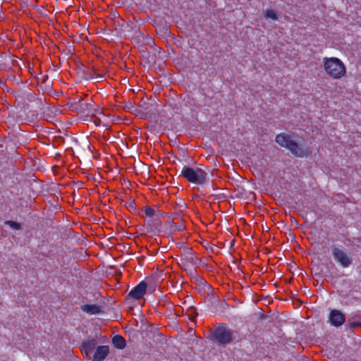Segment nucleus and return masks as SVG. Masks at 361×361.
Instances as JSON below:
<instances>
[{
    "instance_id": "1",
    "label": "nucleus",
    "mask_w": 361,
    "mask_h": 361,
    "mask_svg": "<svg viewBox=\"0 0 361 361\" xmlns=\"http://www.w3.org/2000/svg\"><path fill=\"white\" fill-rule=\"evenodd\" d=\"M181 175L189 182L197 185H202L207 180V173L199 167L191 168L184 166Z\"/></svg>"
},
{
    "instance_id": "2",
    "label": "nucleus",
    "mask_w": 361,
    "mask_h": 361,
    "mask_svg": "<svg viewBox=\"0 0 361 361\" xmlns=\"http://www.w3.org/2000/svg\"><path fill=\"white\" fill-rule=\"evenodd\" d=\"M324 67L326 73L335 79L341 78L345 73L344 64L337 58L326 59Z\"/></svg>"
},
{
    "instance_id": "3",
    "label": "nucleus",
    "mask_w": 361,
    "mask_h": 361,
    "mask_svg": "<svg viewBox=\"0 0 361 361\" xmlns=\"http://www.w3.org/2000/svg\"><path fill=\"white\" fill-rule=\"evenodd\" d=\"M210 336L212 341L217 343L219 345H223L231 343L233 340L232 330L223 325L219 326L212 331Z\"/></svg>"
},
{
    "instance_id": "4",
    "label": "nucleus",
    "mask_w": 361,
    "mask_h": 361,
    "mask_svg": "<svg viewBox=\"0 0 361 361\" xmlns=\"http://www.w3.org/2000/svg\"><path fill=\"white\" fill-rule=\"evenodd\" d=\"M332 254L335 259L344 267H348L352 263V259L347 254L338 247H332Z\"/></svg>"
},
{
    "instance_id": "5",
    "label": "nucleus",
    "mask_w": 361,
    "mask_h": 361,
    "mask_svg": "<svg viewBox=\"0 0 361 361\" xmlns=\"http://www.w3.org/2000/svg\"><path fill=\"white\" fill-rule=\"evenodd\" d=\"M329 322L334 326H340L344 324L345 317L344 314L338 310H333L329 314Z\"/></svg>"
},
{
    "instance_id": "6",
    "label": "nucleus",
    "mask_w": 361,
    "mask_h": 361,
    "mask_svg": "<svg viewBox=\"0 0 361 361\" xmlns=\"http://www.w3.org/2000/svg\"><path fill=\"white\" fill-rule=\"evenodd\" d=\"M147 287V283L145 281H142L129 292L127 297L139 300L142 298L145 293Z\"/></svg>"
},
{
    "instance_id": "7",
    "label": "nucleus",
    "mask_w": 361,
    "mask_h": 361,
    "mask_svg": "<svg viewBox=\"0 0 361 361\" xmlns=\"http://www.w3.org/2000/svg\"><path fill=\"white\" fill-rule=\"evenodd\" d=\"M109 354V348L108 345H99L96 348L92 357V361H103Z\"/></svg>"
},
{
    "instance_id": "8",
    "label": "nucleus",
    "mask_w": 361,
    "mask_h": 361,
    "mask_svg": "<svg viewBox=\"0 0 361 361\" xmlns=\"http://www.w3.org/2000/svg\"><path fill=\"white\" fill-rule=\"evenodd\" d=\"M295 157H304L307 156V152L295 141L293 140L289 143L287 148Z\"/></svg>"
},
{
    "instance_id": "9",
    "label": "nucleus",
    "mask_w": 361,
    "mask_h": 361,
    "mask_svg": "<svg viewBox=\"0 0 361 361\" xmlns=\"http://www.w3.org/2000/svg\"><path fill=\"white\" fill-rule=\"evenodd\" d=\"M97 344V341L95 338L87 340L82 342L81 345V352L85 356H90Z\"/></svg>"
},
{
    "instance_id": "10",
    "label": "nucleus",
    "mask_w": 361,
    "mask_h": 361,
    "mask_svg": "<svg viewBox=\"0 0 361 361\" xmlns=\"http://www.w3.org/2000/svg\"><path fill=\"white\" fill-rule=\"evenodd\" d=\"M293 140L292 139L291 135L286 133H280L276 136L275 141L277 144H279L281 147L288 148L289 146V143L291 142Z\"/></svg>"
},
{
    "instance_id": "11",
    "label": "nucleus",
    "mask_w": 361,
    "mask_h": 361,
    "mask_svg": "<svg viewBox=\"0 0 361 361\" xmlns=\"http://www.w3.org/2000/svg\"><path fill=\"white\" fill-rule=\"evenodd\" d=\"M83 312L91 314H99L102 312L101 307L97 305H83L81 306Z\"/></svg>"
},
{
    "instance_id": "12",
    "label": "nucleus",
    "mask_w": 361,
    "mask_h": 361,
    "mask_svg": "<svg viewBox=\"0 0 361 361\" xmlns=\"http://www.w3.org/2000/svg\"><path fill=\"white\" fill-rule=\"evenodd\" d=\"M112 343L115 348L123 349L126 345L125 338L121 335H116L112 338Z\"/></svg>"
},
{
    "instance_id": "13",
    "label": "nucleus",
    "mask_w": 361,
    "mask_h": 361,
    "mask_svg": "<svg viewBox=\"0 0 361 361\" xmlns=\"http://www.w3.org/2000/svg\"><path fill=\"white\" fill-rule=\"evenodd\" d=\"M264 16L266 18H271L274 20H276L278 19V16L276 13L271 9H267L264 11Z\"/></svg>"
},
{
    "instance_id": "14",
    "label": "nucleus",
    "mask_w": 361,
    "mask_h": 361,
    "mask_svg": "<svg viewBox=\"0 0 361 361\" xmlns=\"http://www.w3.org/2000/svg\"><path fill=\"white\" fill-rule=\"evenodd\" d=\"M356 317H357L356 316H354L348 319V326H349V328L351 329L356 328V327L361 328V322H360L352 321L353 319H354Z\"/></svg>"
},
{
    "instance_id": "15",
    "label": "nucleus",
    "mask_w": 361,
    "mask_h": 361,
    "mask_svg": "<svg viewBox=\"0 0 361 361\" xmlns=\"http://www.w3.org/2000/svg\"><path fill=\"white\" fill-rule=\"evenodd\" d=\"M123 109L125 111L133 112L135 109L134 108V105L130 102H125L123 106Z\"/></svg>"
},
{
    "instance_id": "16",
    "label": "nucleus",
    "mask_w": 361,
    "mask_h": 361,
    "mask_svg": "<svg viewBox=\"0 0 361 361\" xmlns=\"http://www.w3.org/2000/svg\"><path fill=\"white\" fill-rule=\"evenodd\" d=\"M89 75L91 78L95 76L98 79H102L104 78V73H99L97 69L92 68V73H89Z\"/></svg>"
},
{
    "instance_id": "17",
    "label": "nucleus",
    "mask_w": 361,
    "mask_h": 361,
    "mask_svg": "<svg viewBox=\"0 0 361 361\" xmlns=\"http://www.w3.org/2000/svg\"><path fill=\"white\" fill-rule=\"evenodd\" d=\"M5 224L9 225L12 228L16 230H20L22 228L21 225L16 221H5Z\"/></svg>"
},
{
    "instance_id": "18",
    "label": "nucleus",
    "mask_w": 361,
    "mask_h": 361,
    "mask_svg": "<svg viewBox=\"0 0 361 361\" xmlns=\"http://www.w3.org/2000/svg\"><path fill=\"white\" fill-rule=\"evenodd\" d=\"M145 212L147 216H152L154 214V210L149 207H145Z\"/></svg>"
},
{
    "instance_id": "19",
    "label": "nucleus",
    "mask_w": 361,
    "mask_h": 361,
    "mask_svg": "<svg viewBox=\"0 0 361 361\" xmlns=\"http://www.w3.org/2000/svg\"><path fill=\"white\" fill-rule=\"evenodd\" d=\"M197 312H195V314H194V315H192V314H190V315H189V319H190V320H192V321H195V318H196V317H197Z\"/></svg>"
}]
</instances>
